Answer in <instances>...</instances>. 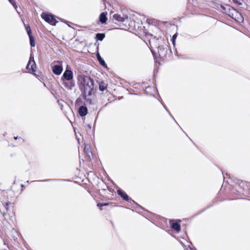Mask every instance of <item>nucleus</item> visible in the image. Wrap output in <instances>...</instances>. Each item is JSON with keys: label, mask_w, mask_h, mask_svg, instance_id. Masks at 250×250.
I'll list each match as a JSON object with an SVG mask.
<instances>
[{"label": "nucleus", "mask_w": 250, "mask_h": 250, "mask_svg": "<svg viewBox=\"0 0 250 250\" xmlns=\"http://www.w3.org/2000/svg\"><path fill=\"white\" fill-rule=\"evenodd\" d=\"M149 95L151 96H153L154 97H155V95L153 94H149Z\"/></svg>", "instance_id": "nucleus-45"}, {"label": "nucleus", "mask_w": 250, "mask_h": 250, "mask_svg": "<svg viewBox=\"0 0 250 250\" xmlns=\"http://www.w3.org/2000/svg\"><path fill=\"white\" fill-rule=\"evenodd\" d=\"M151 87L150 86H148L146 88V90H145V93L146 94H148V93H147V89H151Z\"/></svg>", "instance_id": "nucleus-37"}, {"label": "nucleus", "mask_w": 250, "mask_h": 250, "mask_svg": "<svg viewBox=\"0 0 250 250\" xmlns=\"http://www.w3.org/2000/svg\"><path fill=\"white\" fill-rule=\"evenodd\" d=\"M214 205V203H212V204L207 206L206 208H203V209L202 210H200L199 212H198V214H201L202 213V212H204L206 210H207V209L213 207Z\"/></svg>", "instance_id": "nucleus-26"}, {"label": "nucleus", "mask_w": 250, "mask_h": 250, "mask_svg": "<svg viewBox=\"0 0 250 250\" xmlns=\"http://www.w3.org/2000/svg\"><path fill=\"white\" fill-rule=\"evenodd\" d=\"M153 38L156 40H161V41L164 42V43L165 44L164 45L159 43L157 47L159 58L161 59L163 57H167V56L170 58L172 54V51L168 46L169 43L168 41L165 40L164 39L161 37L157 38L156 36H154Z\"/></svg>", "instance_id": "nucleus-4"}, {"label": "nucleus", "mask_w": 250, "mask_h": 250, "mask_svg": "<svg viewBox=\"0 0 250 250\" xmlns=\"http://www.w3.org/2000/svg\"><path fill=\"white\" fill-rule=\"evenodd\" d=\"M37 65L34 60L33 53L32 52L30 54L28 62L26 66V69L31 73H34L36 71Z\"/></svg>", "instance_id": "nucleus-7"}, {"label": "nucleus", "mask_w": 250, "mask_h": 250, "mask_svg": "<svg viewBox=\"0 0 250 250\" xmlns=\"http://www.w3.org/2000/svg\"><path fill=\"white\" fill-rule=\"evenodd\" d=\"M77 84L81 94L87 93L88 96L95 94L97 85L92 77L83 74H78L77 77Z\"/></svg>", "instance_id": "nucleus-1"}, {"label": "nucleus", "mask_w": 250, "mask_h": 250, "mask_svg": "<svg viewBox=\"0 0 250 250\" xmlns=\"http://www.w3.org/2000/svg\"><path fill=\"white\" fill-rule=\"evenodd\" d=\"M27 183H29V181H27Z\"/></svg>", "instance_id": "nucleus-50"}, {"label": "nucleus", "mask_w": 250, "mask_h": 250, "mask_svg": "<svg viewBox=\"0 0 250 250\" xmlns=\"http://www.w3.org/2000/svg\"><path fill=\"white\" fill-rule=\"evenodd\" d=\"M19 138L21 139L22 140H23V139L21 137H20Z\"/></svg>", "instance_id": "nucleus-51"}, {"label": "nucleus", "mask_w": 250, "mask_h": 250, "mask_svg": "<svg viewBox=\"0 0 250 250\" xmlns=\"http://www.w3.org/2000/svg\"><path fill=\"white\" fill-rule=\"evenodd\" d=\"M57 19L60 21H61V22H63V23H65L66 24H67V22L68 21H66L65 20H64V19L61 18H60V17H57Z\"/></svg>", "instance_id": "nucleus-33"}, {"label": "nucleus", "mask_w": 250, "mask_h": 250, "mask_svg": "<svg viewBox=\"0 0 250 250\" xmlns=\"http://www.w3.org/2000/svg\"><path fill=\"white\" fill-rule=\"evenodd\" d=\"M68 181L67 180L63 179H44L42 180H38V182H52V181Z\"/></svg>", "instance_id": "nucleus-19"}, {"label": "nucleus", "mask_w": 250, "mask_h": 250, "mask_svg": "<svg viewBox=\"0 0 250 250\" xmlns=\"http://www.w3.org/2000/svg\"><path fill=\"white\" fill-rule=\"evenodd\" d=\"M97 42H96L95 43V45H97Z\"/></svg>", "instance_id": "nucleus-49"}, {"label": "nucleus", "mask_w": 250, "mask_h": 250, "mask_svg": "<svg viewBox=\"0 0 250 250\" xmlns=\"http://www.w3.org/2000/svg\"><path fill=\"white\" fill-rule=\"evenodd\" d=\"M180 128H181V130H183V128H182V127L180 126Z\"/></svg>", "instance_id": "nucleus-54"}, {"label": "nucleus", "mask_w": 250, "mask_h": 250, "mask_svg": "<svg viewBox=\"0 0 250 250\" xmlns=\"http://www.w3.org/2000/svg\"><path fill=\"white\" fill-rule=\"evenodd\" d=\"M243 1L244 2V4L242 5V6L241 7V8H243V9L250 11L249 10L250 6L248 5V3L250 2V0H246V1H244V0H243Z\"/></svg>", "instance_id": "nucleus-22"}, {"label": "nucleus", "mask_w": 250, "mask_h": 250, "mask_svg": "<svg viewBox=\"0 0 250 250\" xmlns=\"http://www.w3.org/2000/svg\"><path fill=\"white\" fill-rule=\"evenodd\" d=\"M180 128H181V130H183V128H182V127L180 126Z\"/></svg>", "instance_id": "nucleus-53"}, {"label": "nucleus", "mask_w": 250, "mask_h": 250, "mask_svg": "<svg viewBox=\"0 0 250 250\" xmlns=\"http://www.w3.org/2000/svg\"><path fill=\"white\" fill-rule=\"evenodd\" d=\"M97 118H98V115L97 116V117H96V119L95 120L93 127H94V126H95V123H96V120H97Z\"/></svg>", "instance_id": "nucleus-41"}, {"label": "nucleus", "mask_w": 250, "mask_h": 250, "mask_svg": "<svg viewBox=\"0 0 250 250\" xmlns=\"http://www.w3.org/2000/svg\"><path fill=\"white\" fill-rule=\"evenodd\" d=\"M91 146L89 144H86L84 143V152L85 154L88 157V158L90 159V156L89 155L90 153H91V151L90 150Z\"/></svg>", "instance_id": "nucleus-18"}, {"label": "nucleus", "mask_w": 250, "mask_h": 250, "mask_svg": "<svg viewBox=\"0 0 250 250\" xmlns=\"http://www.w3.org/2000/svg\"><path fill=\"white\" fill-rule=\"evenodd\" d=\"M169 115V116L171 117V118L174 121V122L180 126V125H178V124L177 123V122L176 121V120H175L174 118L173 117V116H172V115L171 114V113L170 112V114H168Z\"/></svg>", "instance_id": "nucleus-36"}, {"label": "nucleus", "mask_w": 250, "mask_h": 250, "mask_svg": "<svg viewBox=\"0 0 250 250\" xmlns=\"http://www.w3.org/2000/svg\"><path fill=\"white\" fill-rule=\"evenodd\" d=\"M107 12H102L99 16V21L102 24H106L107 21Z\"/></svg>", "instance_id": "nucleus-15"}, {"label": "nucleus", "mask_w": 250, "mask_h": 250, "mask_svg": "<svg viewBox=\"0 0 250 250\" xmlns=\"http://www.w3.org/2000/svg\"><path fill=\"white\" fill-rule=\"evenodd\" d=\"M109 204V202H103V203L98 202L97 205L100 208V209L101 210H102V209L101 208L102 207L108 206Z\"/></svg>", "instance_id": "nucleus-23"}, {"label": "nucleus", "mask_w": 250, "mask_h": 250, "mask_svg": "<svg viewBox=\"0 0 250 250\" xmlns=\"http://www.w3.org/2000/svg\"><path fill=\"white\" fill-rule=\"evenodd\" d=\"M103 1H104V0H103Z\"/></svg>", "instance_id": "nucleus-57"}, {"label": "nucleus", "mask_w": 250, "mask_h": 250, "mask_svg": "<svg viewBox=\"0 0 250 250\" xmlns=\"http://www.w3.org/2000/svg\"><path fill=\"white\" fill-rule=\"evenodd\" d=\"M78 113L83 120L85 119L86 115L88 113V110L85 104L80 106L78 109Z\"/></svg>", "instance_id": "nucleus-11"}, {"label": "nucleus", "mask_w": 250, "mask_h": 250, "mask_svg": "<svg viewBox=\"0 0 250 250\" xmlns=\"http://www.w3.org/2000/svg\"><path fill=\"white\" fill-rule=\"evenodd\" d=\"M11 204V203L9 201H7L5 202L3 204V206L4 207L5 209H6V211L7 212L9 209V205Z\"/></svg>", "instance_id": "nucleus-28"}, {"label": "nucleus", "mask_w": 250, "mask_h": 250, "mask_svg": "<svg viewBox=\"0 0 250 250\" xmlns=\"http://www.w3.org/2000/svg\"><path fill=\"white\" fill-rule=\"evenodd\" d=\"M21 188H25V186L23 184H21Z\"/></svg>", "instance_id": "nucleus-43"}, {"label": "nucleus", "mask_w": 250, "mask_h": 250, "mask_svg": "<svg viewBox=\"0 0 250 250\" xmlns=\"http://www.w3.org/2000/svg\"><path fill=\"white\" fill-rule=\"evenodd\" d=\"M142 30H143V33L145 34L146 37H147L148 36H151V37L153 36V35L152 34L149 33L148 32V30L146 29L145 26L143 27Z\"/></svg>", "instance_id": "nucleus-25"}, {"label": "nucleus", "mask_w": 250, "mask_h": 250, "mask_svg": "<svg viewBox=\"0 0 250 250\" xmlns=\"http://www.w3.org/2000/svg\"><path fill=\"white\" fill-rule=\"evenodd\" d=\"M105 37L104 33H98L95 34V39L96 42L102 41Z\"/></svg>", "instance_id": "nucleus-17"}, {"label": "nucleus", "mask_w": 250, "mask_h": 250, "mask_svg": "<svg viewBox=\"0 0 250 250\" xmlns=\"http://www.w3.org/2000/svg\"><path fill=\"white\" fill-rule=\"evenodd\" d=\"M147 23H148V24H153L152 22V21L150 20H148L147 19Z\"/></svg>", "instance_id": "nucleus-38"}, {"label": "nucleus", "mask_w": 250, "mask_h": 250, "mask_svg": "<svg viewBox=\"0 0 250 250\" xmlns=\"http://www.w3.org/2000/svg\"><path fill=\"white\" fill-rule=\"evenodd\" d=\"M112 17L113 20H114L119 22H124L125 20H127L128 18L127 15H124V16L122 17L120 14L118 13L114 14Z\"/></svg>", "instance_id": "nucleus-13"}, {"label": "nucleus", "mask_w": 250, "mask_h": 250, "mask_svg": "<svg viewBox=\"0 0 250 250\" xmlns=\"http://www.w3.org/2000/svg\"><path fill=\"white\" fill-rule=\"evenodd\" d=\"M81 96L84 100V101L85 102L84 104H89V105H94V102L93 101V99L88 97L89 96L87 95V93L81 94Z\"/></svg>", "instance_id": "nucleus-14"}, {"label": "nucleus", "mask_w": 250, "mask_h": 250, "mask_svg": "<svg viewBox=\"0 0 250 250\" xmlns=\"http://www.w3.org/2000/svg\"><path fill=\"white\" fill-rule=\"evenodd\" d=\"M96 57L97 60H99L100 58H102V57L101 56V55L98 51H97L96 53Z\"/></svg>", "instance_id": "nucleus-34"}, {"label": "nucleus", "mask_w": 250, "mask_h": 250, "mask_svg": "<svg viewBox=\"0 0 250 250\" xmlns=\"http://www.w3.org/2000/svg\"><path fill=\"white\" fill-rule=\"evenodd\" d=\"M140 84L139 83H136L134 84L135 86L134 87L135 88H137L138 86H139Z\"/></svg>", "instance_id": "nucleus-39"}, {"label": "nucleus", "mask_w": 250, "mask_h": 250, "mask_svg": "<svg viewBox=\"0 0 250 250\" xmlns=\"http://www.w3.org/2000/svg\"><path fill=\"white\" fill-rule=\"evenodd\" d=\"M102 185H103V188H102V191H105L106 190V188H107V185L104 183V182L103 181H102Z\"/></svg>", "instance_id": "nucleus-32"}, {"label": "nucleus", "mask_w": 250, "mask_h": 250, "mask_svg": "<svg viewBox=\"0 0 250 250\" xmlns=\"http://www.w3.org/2000/svg\"><path fill=\"white\" fill-rule=\"evenodd\" d=\"M189 248L191 250H192V249L190 248V247H189Z\"/></svg>", "instance_id": "nucleus-52"}, {"label": "nucleus", "mask_w": 250, "mask_h": 250, "mask_svg": "<svg viewBox=\"0 0 250 250\" xmlns=\"http://www.w3.org/2000/svg\"><path fill=\"white\" fill-rule=\"evenodd\" d=\"M117 193L122 198L123 200L128 202H132L133 204L136 206V209H137L139 211L141 212V211L143 210L146 211L147 213H150L149 211L146 210L143 207L140 206L138 203L132 200L124 190L118 187H117Z\"/></svg>", "instance_id": "nucleus-5"}, {"label": "nucleus", "mask_w": 250, "mask_h": 250, "mask_svg": "<svg viewBox=\"0 0 250 250\" xmlns=\"http://www.w3.org/2000/svg\"><path fill=\"white\" fill-rule=\"evenodd\" d=\"M53 73L56 75H60L63 71V67L62 62L59 64H55L52 66Z\"/></svg>", "instance_id": "nucleus-12"}, {"label": "nucleus", "mask_w": 250, "mask_h": 250, "mask_svg": "<svg viewBox=\"0 0 250 250\" xmlns=\"http://www.w3.org/2000/svg\"><path fill=\"white\" fill-rule=\"evenodd\" d=\"M18 138V136L14 137V139L17 140Z\"/></svg>", "instance_id": "nucleus-46"}, {"label": "nucleus", "mask_w": 250, "mask_h": 250, "mask_svg": "<svg viewBox=\"0 0 250 250\" xmlns=\"http://www.w3.org/2000/svg\"><path fill=\"white\" fill-rule=\"evenodd\" d=\"M177 37V33H175L174 34L171 39V41L172 42V43L173 44V45H174V46H175V42H176V39Z\"/></svg>", "instance_id": "nucleus-27"}, {"label": "nucleus", "mask_w": 250, "mask_h": 250, "mask_svg": "<svg viewBox=\"0 0 250 250\" xmlns=\"http://www.w3.org/2000/svg\"><path fill=\"white\" fill-rule=\"evenodd\" d=\"M24 25L26 32L29 37L30 45L32 47H34L35 46L36 42L34 37L32 35V32L31 28L29 24H25L24 23Z\"/></svg>", "instance_id": "nucleus-9"}, {"label": "nucleus", "mask_w": 250, "mask_h": 250, "mask_svg": "<svg viewBox=\"0 0 250 250\" xmlns=\"http://www.w3.org/2000/svg\"><path fill=\"white\" fill-rule=\"evenodd\" d=\"M98 61L100 64L102 65L103 67H104V68H106L107 69H108L109 68L107 66V65L105 63L104 59L102 57L101 58H100L99 60H98Z\"/></svg>", "instance_id": "nucleus-21"}, {"label": "nucleus", "mask_w": 250, "mask_h": 250, "mask_svg": "<svg viewBox=\"0 0 250 250\" xmlns=\"http://www.w3.org/2000/svg\"><path fill=\"white\" fill-rule=\"evenodd\" d=\"M194 250H196V249L195 248H193Z\"/></svg>", "instance_id": "nucleus-56"}, {"label": "nucleus", "mask_w": 250, "mask_h": 250, "mask_svg": "<svg viewBox=\"0 0 250 250\" xmlns=\"http://www.w3.org/2000/svg\"><path fill=\"white\" fill-rule=\"evenodd\" d=\"M86 127H87V129H86V131L88 132V131H90L91 129V125L90 124H87L86 125Z\"/></svg>", "instance_id": "nucleus-35"}, {"label": "nucleus", "mask_w": 250, "mask_h": 250, "mask_svg": "<svg viewBox=\"0 0 250 250\" xmlns=\"http://www.w3.org/2000/svg\"><path fill=\"white\" fill-rule=\"evenodd\" d=\"M220 8L222 13L227 15L237 22L242 23L244 21L242 13L235 8L227 4H221Z\"/></svg>", "instance_id": "nucleus-2"}, {"label": "nucleus", "mask_w": 250, "mask_h": 250, "mask_svg": "<svg viewBox=\"0 0 250 250\" xmlns=\"http://www.w3.org/2000/svg\"><path fill=\"white\" fill-rule=\"evenodd\" d=\"M199 214H198V212L197 213H196V214H195L194 215H193L192 216V218H194V217H196V216H198V215H199Z\"/></svg>", "instance_id": "nucleus-40"}, {"label": "nucleus", "mask_w": 250, "mask_h": 250, "mask_svg": "<svg viewBox=\"0 0 250 250\" xmlns=\"http://www.w3.org/2000/svg\"><path fill=\"white\" fill-rule=\"evenodd\" d=\"M181 220L179 219H170L169 224L171 227L175 230L177 233H179L181 229L180 222Z\"/></svg>", "instance_id": "nucleus-10"}, {"label": "nucleus", "mask_w": 250, "mask_h": 250, "mask_svg": "<svg viewBox=\"0 0 250 250\" xmlns=\"http://www.w3.org/2000/svg\"><path fill=\"white\" fill-rule=\"evenodd\" d=\"M78 142L79 143V139H78Z\"/></svg>", "instance_id": "nucleus-55"}, {"label": "nucleus", "mask_w": 250, "mask_h": 250, "mask_svg": "<svg viewBox=\"0 0 250 250\" xmlns=\"http://www.w3.org/2000/svg\"><path fill=\"white\" fill-rule=\"evenodd\" d=\"M98 83L99 84V89L100 91L103 92L107 89V84L104 83V81L101 80L99 82H98Z\"/></svg>", "instance_id": "nucleus-16"}, {"label": "nucleus", "mask_w": 250, "mask_h": 250, "mask_svg": "<svg viewBox=\"0 0 250 250\" xmlns=\"http://www.w3.org/2000/svg\"><path fill=\"white\" fill-rule=\"evenodd\" d=\"M9 2L12 5V6L14 7V8L17 9L18 8V6L16 4V2L15 0H8Z\"/></svg>", "instance_id": "nucleus-29"}, {"label": "nucleus", "mask_w": 250, "mask_h": 250, "mask_svg": "<svg viewBox=\"0 0 250 250\" xmlns=\"http://www.w3.org/2000/svg\"><path fill=\"white\" fill-rule=\"evenodd\" d=\"M189 139H190V140H191V141H192V142L194 144V145L196 146V147H197V146H196V145H195V144L193 142V141H192L191 139H190V138H189Z\"/></svg>", "instance_id": "nucleus-47"}, {"label": "nucleus", "mask_w": 250, "mask_h": 250, "mask_svg": "<svg viewBox=\"0 0 250 250\" xmlns=\"http://www.w3.org/2000/svg\"><path fill=\"white\" fill-rule=\"evenodd\" d=\"M41 16L43 20L51 25L55 26L58 22L56 19V16L52 13L43 12Z\"/></svg>", "instance_id": "nucleus-6"}, {"label": "nucleus", "mask_w": 250, "mask_h": 250, "mask_svg": "<svg viewBox=\"0 0 250 250\" xmlns=\"http://www.w3.org/2000/svg\"><path fill=\"white\" fill-rule=\"evenodd\" d=\"M61 81L62 84L68 90H72L75 86V81L74 79L73 71L71 69H65L61 77Z\"/></svg>", "instance_id": "nucleus-3"}, {"label": "nucleus", "mask_w": 250, "mask_h": 250, "mask_svg": "<svg viewBox=\"0 0 250 250\" xmlns=\"http://www.w3.org/2000/svg\"><path fill=\"white\" fill-rule=\"evenodd\" d=\"M159 101L160 102V101H161V102H163L161 99L160 100H159Z\"/></svg>", "instance_id": "nucleus-48"}, {"label": "nucleus", "mask_w": 250, "mask_h": 250, "mask_svg": "<svg viewBox=\"0 0 250 250\" xmlns=\"http://www.w3.org/2000/svg\"><path fill=\"white\" fill-rule=\"evenodd\" d=\"M175 55L178 56V52L176 49H175Z\"/></svg>", "instance_id": "nucleus-44"}, {"label": "nucleus", "mask_w": 250, "mask_h": 250, "mask_svg": "<svg viewBox=\"0 0 250 250\" xmlns=\"http://www.w3.org/2000/svg\"><path fill=\"white\" fill-rule=\"evenodd\" d=\"M151 50V52L153 55V58H154V60L155 61V62H157V59H158V56L157 55V53L153 49H150Z\"/></svg>", "instance_id": "nucleus-24"}, {"label": "nucleus", "mask_w": 250, "mask_h": 250, "mask_svg": "<svg viewBox=\"0 0 250 250\" xmlns=\"http://www.w3.org/2000/svg\"><path fill=\"white\" fill-rule=\"evenodd\" d=\"M83 98L81 95L76 100L75 102V106H80L83 104Z\"/></svg>", "instance_id": "nucleus-20"}, {"label": "nucleus", "mask_w": 250, "mask_h": 250, "mask_svg": "<svg viewBox=\"0 0 250 250\" xmlns=\"http://www.w3.org/2000/svg\"><path fill=\"white\" fill-rule=\"evenodd\" d=\"M3 217H5L7 215V213L6 212H3L2 213Z\"/></svg>", "instance_id": "nucleus-42"}, {"label": "nucleus", "mask_w": 250, "mask_h": 250, "mask_svg": "<svg viewBox=\"0 0 250 250\" xmlns=\"http://www.w3.org/2000/svg\"><path fill=\"white\" fill-rule=\"evenodd\" d=\"M160 103H161V104L163 105V107H164V108L166 109V110L167 111V112L168 113V114H170V111H169V110L167 109V107L166 106V105L163 102H161L160 101Z\"/></svg>", "instance_id": "nucleus-31"}, {"label": "nucleus", "mask_w": 250, "mask_h": 250, "mask_svg": "<svg viewBox=\"0 0 250 250\" xmlns=\"http://www.w3.org/2000/svg\"><path fill=\"white\" fill-rule=\"evenodd\" d=\"M233 2L238 5H242L243 3L238 0H232Z\"/></svg>", "instance_id": "nucleus-30"}, {"label": "nucleus", "mask_w": 250, "mask_h": 250, "mask_svg": "<svg viewBox=\"0 0 250 250\" xmlns=\"http://www.w3.org/2000/svg\"><path fill=\"white\" fill-rule=\"evenodd\" d=\"M229 178L230 179L231 181L236 185L235 187V190L239 194L242 193V191L244 190V185L245 184L242 180L237 179L236 178L230 177L229 175Z\"/></svg>", "instance_id": "nucleus-8"}]
</instances>
